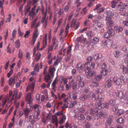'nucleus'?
Listing matches in <instances>:
<instances>
[{
	"label": "nucleus",
	"mask_w": 128,
	"mask_h": 128,
	"mask_svg": "<svg viewBox=\"0 0 128 128\" xmlns=\"http://www.w3.org/2000/svg\"><path fill=\"white\" fill-rule=\"evenodd\" d=\"M14 94L12 96V91H10L9 95L7 96L4 98H3L2 101V106H4L6 104V107H7L8 104L12 102L14 98L16 99H19L21 97L22 94L21 92H20L18 94V91L16 90H14Z\"/></svg>",
	"instance_id": "nucleus-1"
},
{
	"label": "nucleus",
	"mask_w": 128,
	"mask_h": 128,
	"mask_svg": "<svg viewBox=\"0 0 128 128\" xmlns=\"http://www.w3.org/2000/svg\"><path fill=\"white\" fill-rule=\"evenodd\" d=\"M98 102L95 104L96 108H96L95 111H94L95 112L97 113V114H96V116L100 118L102 116H104L105 114L104 113H102L101 112H100V110L99 109L100 108H103L105 107L107 109L108 107V104L107 103H101V102L103 100V98L99 97L98 99Z\"/></svg>",
	"instance_id": "nucleus-2"
},
{
	"label": "nucleus",
	"mask_w": 128,
	"mask_h": 128,
	"mask_svg": "<svg viewBox=\"0 0 128 128\" xmlns=\"http://www.w3.org/2000/svg\"><path fill=\"white\" fill-rule=\"evenodd\" d=\"M68 98H66L64 100V106H62V108H72L77 103L76 100L72 101V98H71L72 94L71 92L68 93Z\"/></svg>",
	"instance_id": "nucleus-3"
},
{
	"label": "nucleus",
	"mask_w": 128,
	"mask_h": 128,
	"mask_svg": "<svg viewBox=\"0 0 128 128\" xmlns=\"http://www.w3.org/2000/svg\"><path fill=\"white\" fill-rule=\"evenodd\" d=\"M96 62V61H94L91 64H84L82 63H79L77 65V68L78 70H82L84 67L85 68V70H88L90 69H93L95 68V66Z\"/></svg>",
	"instance_id": "nucleus-4"
},
{
	"label": "nucleus",
	"mask_w": 128,
	"mask_h": 128,
	"mask_svg": "<svg viewBox=\"0 0 128 128\" xmlns=\"http://www.w3.org/2000/svg\"><path fill=\"white\" fill-rule=\"evenodd\" d=\"M40 115L38 112H34L33 114H30L27 118L28 120V121L32 124H34L40 119Z\"/></svg>",
	"instance_id": "nucleus-5"
},
{
	"label": "nucleus",
	"mask_w": 128,
	"mask_h": 128,
	"mask_svg": "<svg viewBox=\"0 0 128 128\" xmlns=\"http://www.w3.org/2000/svg\"><path fill=\"white\" fill-rule=\"evenodd\" d=\"M62 114L63 112H59L56 113L54 115L52 116L50 118V122L52 123L55 122V124L56 128L58 127V120L56 116Z\"/></svg>",
	"instance_id": "nucleus-6"
},
{
	"label": "nucleus",
	"mask_w": 128,
	"mask_h": 128,
	"mask_svg": "<svg viewBox=\"0 0 128 128\" xmlns=\"http://www.w3.org/2000/svg\"><path fill=\"white\" fill-rule=\"evenodd\" d=\"M114 32V31L111 27H109L107 29L106 32H105L104 35V38L107 39L110 38V36Z\"/></svg>",
	"instance_id": "nucleus-7"
},
{
	"label": "nucleus",
	"mask_w": 128,
	"mask_h": 128,
	"mask_svg": "<svg viewBox=\"0 0 128 128\" xmlns=\"http://www.w3.org/2000/svg\"><path fill=\"white\" fill-rule=\"evenodd\" d=\"M102 79V76L100 75H97L95 76L94 78L92 80V85L93 86L97 87L98 86V82Z\"/></svg>",
	"instance_id": "nucleus-8"
},
{
	"label": "nucleus",
	"mask_w": 128,
	"mask_h": 128,
	"mask_svg": "<svg viewBox=\"0 0 128 128\" xmlns=\"http://www.w3.org/2000/svg\"><path fill=\"white\" fill-rule=\"evenodd\" d=\"M110 80L115 84L120 85L122 83V80L120 79V77L118 78L116 76L110 78Z\"/></svg>",
	"instance_id": "nucleus-9"
},
{
	"label": "nucleus",
	"mask_w": 128,
	"mask_h": 128,
	"mask_svg": "<svg viewBox=\"0 0 128 128\" xmlns=\"http://www.w3.org/2000/svg\"><path fill=\"white\" fill-rule=\"evenodd\" d=\"M77 81L78 82V86L79 87H83L84 86L85 83H86V80L79 76L77 77Z\"/></svg>",
	"instance_id": "nucleus-10"
},
{
	"label": "nucleus",
	"mask_w": 128,
	"mask_h": 128,
	"mask_svg": "<svg viewBox=\"0 0 128 128\" xmlns=\"http://www.w3.org/2000/svg\"><path fill=\"white\" fill-rule=\"evenodd\" d=\"M91 97H92V99L94 101L96 100V96L92 92H89L88 94L86 95H84L82 96L81 98L82 99V100H83V99L85 100L88 98Z\"/></svg>",
	"instance_id": "nucleus-11"
},
{
	"label": "nucleus",
	"mask_w": 128,
	"mask_h": 128,
	"mask_svg": "<svg viewBox=\"0 0 128 128\" xmlns=\"http://www.w3.org/2000/svg\"><path fill=\"white\" fill-rule=\"evenodd\" d=\"M91 69H90L88 70L86 69L85 70V72L88 78L96 75V72L93 70L90 71V70Z\"/></svg>",
	"instance_id": "nucleus-12"
},
{
	"label": "nucleus",
	"mask_w": 128,
	"mask_h": 128,
	"mask_svg": "<svg viewBox=\"0 0 128 128\" xmlns=\"http://www.w3.org/2000/svg\"><path fill=\"white\" fill-rule=\"evenodd\" d=\"M43 14L44 16L42 18V22L44 26L45 27L47 24L48 16H46V13H43Z\"/></svg>",
	"instance_id": "nucleus-13"
},
{
	"label": "nucleus",
	"mask_w": 128,
	"mask_h": 128,
	"mask_svg": "<svg viewBox=\"0 0 128 128\" xmlns=\"http://www.w3.org/2000/svg\"><path fill=\"white\" fill-rule=\"evenodd\" d=\"M80 26V23L77 22L76 20L73 19L72 22L71 26L72 28H74L75 30L77 29Z\"/></svg>",
	"instance_id": "nucleus-14"
},
{
	"label": "nucleus",
	"mask_w": 128,
	"mask_h": 128,
	"mask_svg": "<svg viewBox=\"0 0 128 128\" xmlns=\"http://www.w3.org/2000/svg\"><path fill=\"white\" fill-rule=\"evenodd\" d=\"M106 24L108 26H112L114 24V22L111 18L109 16H107L106 18Z\"/></svg>",
	"instance_id": "nucleus-15"
},
{
	"label": "nucleus",
	"mask_w": 128,
	"mask_h": 128,
	"mask_svg": "<svg viewBox=\"0 0 128 128\" xmlns=\"http://www.w3.org/2000/svg\"><path fill=\"white\" fill-rule=\"evenodd\" d=\"M113 96L115 97H118L119 98L121 99L123 97V94L121 92L118 91L116 92H114L113 94Z\"/></svg>",
	"instance_id": "nucleus-16"
},
{
	"label": "nucleus",
	"mask_w": 128,
	"mask_h": 128,
	"mask_svg": "<svg viewBox=\"0 0 128 128\" xmlns=\"http://www.w3.org/2000/svg\"><path fill=\"white\" fill-rule=\"evenodd\" d=\"M38 33L37 30H36L34 32L32 37V45L34 44L36 40V39L38 36Z\"/></svg>",
	"instance_id": "nucleus-17"
},
{
	"label": "nucleus",
	"mask_w": 128,
	"mask_h": 128,
	"mask_svg": "<svg viewBox=\"0 0 128 128\" xmlns=\"http://www.w3.org/2000/svg\"><path fill=\"white\" fill-rule=\"evenodd\" d=\"M34 112H38L40 115V109L41 108L40 106L36 104L34 105Z\"/></svg>",
	"instance_id": "nucleus-18"
},
{
	"label": "nucleus",
	"mask_w": 128,
	"mask_h": 128,
	"mask_svg": "<svg viewBox=\"0 0 128 128\" xmlns=\"http://www.w3.org/2000/svg\"><path fill=\"white\" fill-rule=\"evenodd\" d=\"M34 84L35 83L34 82L29 84L26 88V91L31 90L32 92V90L34 88Z\"/></svg>",
	"instance_id": "nucleus-19"
},
{
	"label": "nucleus",
	"mask_w": 128,
	"mask_h": 128,
	"mask_svg": "<svg viewBox=\"0 0 128 128\" xmlns=\"http://www.w3.org/2000/svg\"><path fill=\"white\" fill-rule=\"evenodd\" d=\"M36 6H34V7L32 8V11L30 12V18H32V19L33 18L34 16L36 14L34 12V10Z\"/></svg>",
	"instance_id": "nucleus-20"
},
{
	"label": "nucleus",
	"mask_w": 128,
	"mask_h": 128,
	"mask_svg": "<svg viewBox=\"0 0 128 128\" xmlns=\"http://www.w3.org/2000/svg\"><path fill=\"white\" fill-rule=\"evenodd\" d=\"M26 101L30 102H32V98L31 97V93H27L26 96Z\"/></svg>",
	"instance_id": "nucleus-21"
},
{
	"label": "nucleus",
	"mask_w": 128,
	"mask_h": 128,
	"mask_svg": "<svg viewBox=\"0 0 128 128\" xmlns=\"http://www.w3.org/2000/svg\"><path fill=\"white\" fill-rule=\"evenodd\" d=\"M66 119V116L64 115H62L59 118V122L60 124H62L64 122Z\"/></svg>",
	"instance_id": "nucleus-22"
},
{
	"label": "nucleus",
	"mask_w": 128,
	"mask_h": 128,
	"mask_svg": "<svg viewBox=\"0 0 128 128\" xmlns=\"http://www.w3.org/2000/svg\"><path fill=\"white\" fill-rule=\"evenodd\" d=\"M55 70L56 69L55 67L52 66H51L49 68V74L51 75L52 76H53L54 72Z\"/></svg>",
	"instance_id": "nucleus-23"
},
{
	"label": "nucleus",
	"mask_w": 128,
	"mask_h": 128,
	"mask_svg": "<svg viewBox=\"0 0 128 128\" xmlns=\"http://www.w3.org/2000/svg\"><path fill=\"white\" fill-rule=\"evenodd\" d=\"M107 44V48H109L110 47H112L113 45H114V42L112 40H108L106 41Z\"/></svg>",
	"instance_id": "nucleus-24"
},
{
	"label": "nucleus",
	"mask_w": 128,
	"mask_h": 128,
	"mask_svg": "<svg viewBox=\"0 0 128 128\" xmlns=\"http://www.w3.org/2000/svg\"><path fill=\"white\" fill-rule=\"evenodd\" d=\"M112 81H111L110 80L107 81L105 83V86L106 88H110V87L112 85Z\"/></svg>",
	"instance_id": "nucleus-25"
},
{
	"label": "nucleus",
	"mask_w": 128,
	"mask_h": 128,
	"mask_svg": "<svg viewBox=\"0 0 128 128\" xmlns=\"http://www.w3.org/2000/svg\"><path fill=\"white\" fill-rule=\"evenodd\" d=\"M121 69L122 70V71L124 74H126L128 73V68L124 66H122L120 67Z\"/></svg>",
	"instance_id": "nucleus-26"
},
{
	"label": "nucleus",
	"mask_w": 128,
	"mask_h": 128,
	"mask_svg": "<svg viewBox=\"0 0 128 128\" xmlns=\"http://www.w3.org/2000/svg\"><path fill=\"white\" fill-rule=\"evenodd\" d=\"M55 14L58 15V16H60L61 15L63 14V13L62 12V10L60 8L56 9L55 10Z\"/></svg>",
	"instance_id": "nucleus-27"
},
{
	"label": "nucleus",
	"mask_w": 128,
	"mask_h": 128,
	"mask_svg": "<svg viewBox=\"0 0 128 128\" xmlns=\"http://www.w3.org/2000/svg\"><path fill=\"white\" fill-rule=\"evenodd\" d=\"M86 40V38H84L83 35H82L80 37L78 38L77 39V41L79 42H84Z\"/></svg>",
	"instance_id": "nucleus-28"
},
{
	"label": "nucleus",
	"mask_w": 128,
	"mask_h": 128,
	"mask_svg": "<svg viewBox=\"0 0 128 128\" xmlns=\"http://www.w3.org/2000/svg\"><path fill=\"white\" fill-rule=\"evenodd\" d=\"M115 30L118 32H120L123 30V28L120 26H116L114 27Z\"/></svg>",
	"instance_id": "nucleus-29"
},
{
	"label": "nucleus",
	"mask_w": 128,
	"mask_h": 128,
	"mask_svg": "<svg viewBox=\"0 0 128 128\" xmlns=\"http://www.w3.org/2000/svg\"><path fill=\"white\" fill-rule=\"evenodd\" d=\"M23 111L24 112V115L25 116V118H26L28 117L29 113L30 112L27 108L24 109Z\"/></svg>",
	"instance_id": "nucleus-30"
},
{
	"label": "nucleus",
	"mask_w": 128,
	"mask_h": 128,
	"mask_svg": "<svg viewBox=\"0 0 128 128\" xmlns=\"http://www.w3.org/2000/svg\"><path fill=\"white\" fill-rule=\"evenodd\" d=\"M26 107V108H27L30 112L34 108V106H33L32 104H27Z\"/></svg>",
	"instance_id": "nucleus-31"
},
{
	"label": "nucleus",
	"mask_w": 128,
	"mask_h": 128,
	"mask_svg": "<svg viewBox=\"0 0 128 128\" xmlns=\"http://www.w3.org/2000/svg\"><path fill=\"white\" fill-rule=\"evenodd\" d=\"M15 46L16 48H18L20 46V43L19 40H17L15 42Z\"/></svg>",
	"instance_id": "nucleus-32"
},
{
	"label": "nucleus",
	"mask_w": 128,
	"mask_h": 128,
	"mask_svg": "<svg viewBox=\"0 0 128 128\" xmlns=\"http://www.w3.org/2000/svg\"><path fill=\"white\" fill-rule=\"evenodd\" d=\"M40 42H38V44L35 47L34 50V53H33V55L34 56L36 54V50H40V48H39V47L40 46Z\"/></svg>",
	"instance_id": "nucleus-33"
},
{
	"label": "nucleus",
	"mask_w": 128,
	"mask_h": 128,
	"mask_svg": "<svg viewBox=\"0 0 128 128\" xmlns=\"http://www.w3.org/2000/svg\"><path fill=\"white\" fill-rule=\"evenodd\" d=\"M44 79L46 82H48L51 81L50 80V77L49 75H46L44 76Z\"/></svg>",
	"instance_id": "nucleus-34"
},
{
	"label": "nucleus",
	"mask_w": 128,
	"mask_h": 128,
	"mask_svg": "<svg viewBox=\"0 0 128 128\" xmlns=\"http://www.w3.org/2000/svg\"><path fill=\"white\" fill-rule=\"evenodd\" d=\"M57 79L58 78H56L52 84V88L53 89H54L56 86V85L58 83Z\"/></svg>",
	"instance_id": "nucleus-35"
},
{
	"label": "nucleus",
	"mask_w": 128,
	"mask_h": 128,
	"mask_svg": "<svg viewBox=\"0 0 128 128\" xmlns=\"http://www.w3.org/2000/svg\"><path fill=\"white\" fill-rule=\"evenodd\" d=\"M41 56V54L40 52H38L36 54L35 60L36 61H38L40 59Z\"/></svg>",
	"instance_id": "nucleus-36"
},
{
	"label": "nucleus",
	"mask_w": 128,
	"mask_h": 128,
	"mask_svg": "<svg viewBox=\"0 0 128 128\" xmlns=\"http://www.w3.org/2000/svg\"><path fill=\"white\" fill-rule=\"evenodd\" d=\"M15 80L14 77L11 78L9 79V84L10 86H11L14 84Z\"/></svg>",
	"instance_id": "nucleus-37"
},
{
	"label": "nucleus",
	"mask_w": 128,
	"mask_h": 128,
	"mask_svg": "<svg viewBox=\"0 0 128 128\" xmlns=\"http://www.w3.org/2000/svg\"><path fill=\"white\" fill-rule=\"evenodd\" d=\"M101 73L102 76H105L108 74V71L107 69L102 70L101 72Z\"/></svg>",
	"instance_id": "nucleus-38"
},
{
	"label": "nucleus",
	"mask_w": 128,
	"mask_h": 128,
	"mask_svg": "<svg viewBox=\"0 0 128 128\" xmlns=\"http://www.w3.org/2000/svg\"><path fill=\"white\" fill-rule=\"evenodd\" d=\"M56 44H58V41L56 40V38L55 37H54L52 39V45L54 46Z\"/></svg>",
	"instance_id": "nucleus-39"
},
{
	"label": "nucleus",
	"mask_w": 128,
	"mask_h": 128,
	"mask_svg": "<svg viewBox=\"0 0 128 128\" xmlns=\"http://www.w3.org/2000/svg\"><path fill=\"white\" fill-rule=\"evenodd\" d=\"M92 58L91 56H90L88 58L86 59L87 62L86 63V64H91L90 62H92Z\"/></svg>",
	"instance_id": "nucleus-40"
},
{
	"label": "nucleus",
	"mask_w": 128,
	"mask_h": 128,
	"mask_svg": "<svg viewBox=\"0 0 128 128\" xmlns=\"http://www.w3.org/2000/svg\"><path fill=\"white\" fill-rule=\"evenodd\" d=\"M58 98L59 100H61L62 98H65L66 96V95L64 94H63L61 95L60 94H58Z\"/></svg>",
	"instance_id": "nucleus-41"
},
{
	"label": "nucleus",
	"mask_w": 128,
	"mask_h": 128,
	"mask_svg": "<svg viewBox=\"0 0 128 128\" xmlns=\"http://www.w3.org/2000/svg\"><path fill=\"white\" fill-rule=\"evenodd\" d=\"M120 79L122 80V83H124L127 80L126 77L125 76H121L120 77Z\"/></svg>",
	"instance_id": "nucleus-42"
},
{
	"label": "nucleus",
	"mask_w": 128,
	"mask_h": 128,
	"mask_svg": "<svg viewBox=\"0 0 128 128\" xmlns=\"http://www.w3.org/2000/svg\"><path fill=\"white\" fill-rule=\"evenodd\" d=\"M112 121V118L111 117H110L107 120L106 124L107 126H109L111 124Z\"/></svg>",
	"instance_id": "nucleus-43"
},
{
	"label": "nucleus",
	"mask_w": 128,
	"mask_h": 128,
	"mask_svg": "<svg viewBox=\"0 0 128 128\" xmlns=\"http://www.w3.org/2000/svg\"><path fill=\"white\" fill-rule=\"evenodd\" d=\"M124 112L123 110L121 109H118L116 113L118 116H120Z\"/></svg>",
	"instance_id": "nucleus-44"
},
{
	"label": "nucleus",
	"mask_w": 128,
	"mask_h": 128,
	"mask_svg": "<svg viewBox=\"0 0 128 128\" xmlns=\"http://www.w3.org/2000/svg\"><path fill=\"white\" fill-rule=\"evenodd\" d=\"M124 119L122 117H120L116 120L117 122L120 123H122L123 122Z\"/></svg>",
	"instance_id": "nucleus-45"
},
{
	"label": "nucleus",
	"mask_w": 128,
	"mask_h": 128,
	"mask_svg": "<svg viewBox=\"0 0 128 128\" xmlns=\"http://www.w3.org/2000/svg\"><path fill=\"white\" fill-rule=\"evenodd\" d=\"M86 34L88 36L90 37H92L93 36V34L92 32V31L87 32L86 33Z\"/></svg>",
	"instance_id": "nucleus-46"
},
{
	"label": "nucleus",
	"mask_w": 128,
	"mask_h": 128,
	"mask_svg": "<svg viewBox=\"0 0 128 128\" xmlns=\"http://www.w3.org/2000/svg\"><path fill=\"white\" fill-rule=\"evenodd\" d=\"M123 5V4L122 2H119L116 3V6L118 7V8H122Z\"/></svg>",
	"instance_id": "nucleus-47"
},
{
	"label": "nucleus",
	"mask_w": 128,
	"mask_h": 128,
	"mask_svg": "<svg viewBox=\"0 0 128 128\" xmlns=\"http://www.w3.org/2000/svg\"><path fill=\"white\" fill-rule=\"evenodd\" d=\"M72 89L74 90H76L77 89V84L76 82L73 83L72 87Z\"/></svg>",
	"instance_id": "nucleus-48"
},
{
	"label": "nucleus",
	"mask_w": 128,
	"mask_h": 128,
	"mask_svg": "<svg viewBox=\"0 0 128 128\" xmlns=\"http://www.w3.org/2000/svg\"><path fill=\"white\" fill-rule=\"evenodd\" d=\"M72 46L70 45L68 46V48L67 50V54L70 55L71 53L70 52L72 49Z\"/></svg>",
	"instance_id": "nucleus-49"
},
{
	"label": "nucleus",
	"mask_w": 128,
	"mask_h": 128,
	"mask_svg": "<svg viewBox=\"0 0 128 128\" xmlns=\"http://www.w3.org/2000/svg\"><path fill=\"white\" fill-rule=\"evenodd\" d=\"M99 41L98 38L96 37L92 39V42L95 44H96Z\"/></svg>",
	"instance_id": "nucleus-50"
},
{
	"label": "nucleus",
	"mask_w": 128,
	"mask_h": 128,
	"mask_svg": "<svg viewBox=\"0 0 128 128\" xmlns=\"http://www.w3.org/2000/svg\"><path fill=\"white\" fill-rule=\"evenodd\" d=\"M38 18H36L33 21L32 23L31 26V28H34L35 26L36 22Z\"/></svg>",
	"instance_id": "nucleus-51"
},
{
	"label": "nucleus",
	"mask_w": 128,
	"mask_h": 128,
	"mask_svg": "<svg viewBox=\"0 0 128 128\" xmlns=\"http://www.w3.org/2000/svg\"><path fill=\"white\" fill-rule=\"evenodd\" d=\"M47 34H45L44 35V39L43 42H44V45H46L47 44Z\"/></svg>",
	"instance_id": "nucleus-52"
},
{
	"label": "nucleus",
	"mask_w": 128,
	"mask_h": 128,
	"mask_svg": "<svg viewBox=\"0 0 128 128\" xmlns=\"http://www.w3.org/2000/svg\"><path fill=\"white\" fill-rule=\"evenodd\" d=\"M101 55L100 54H96L94 56V58L98 60L101 57Z\"/></svg>",
	"instance_id": "nucleus-53"
},
{
	"label": "nucleus",
	"mask_w": 128,
	"mask_h": 128,
	"mask_svg": "<svg viewBox=\"0 0 128 128\" xmlns=\"http://www.w3.org/2000/svg\"><path fill=\"white\" fill-rule=\"evenodd\" d=\"M77 98L76 93L74 92H73L72 99L74 100H76Z\"/></svg>",
	"instance_id": "nucleus-54"
},
{
	"label": "nucleus",
	"mask_w": 128,
	"mask_h": 128,
	"mask_svg": "<svg viewBox=\"0 0 128 128\" xmlns=\"http://www.w3.org/2000/svg\"><path fill=\"white\" fill-rule=\"evenodd\" d=\"M102 46L104 48H106L107 47V44L106 41L104 40L102 42Z\"/></svg>",
	"instance_id": "nucleus-55"
},
{
	"label": "nucleus",
	"mask_w": 128,
	"mask_h": 128,
	"mask_svg": "<svg viewBox=\"0 0 128 128\" xmlns=\"http://www.w3.org/2000/svg\"><path fill=\"white\" fill-rule=\"evenodd\" d=\"M26 59L28 60H30L31 57H30V54L29 52H27L26 55Z\"/></svg>",
	"instance_id": "nucleus-56"
},
{
	"label": "nucleus",
	"mask_w": 128,
	"mask_h": 128,
	"mask_svg": "<svg viewBox=\"0 0 128 128\" xmlns=\"http://www.w3.org/2000/svg\"><path fill=\"white\" fill-rule=\"evenodd\" d=\"M104 8H99L97 10V13L98 14H100L101 12H102L104 10Z\"/></svg>",
	"instance_id": "nucleus-57"
},
{
	"label": "nucleus",
	"mask_w": 128,
	"mask_h": 128,
	"mask_svg": "<svg viewBox=\"0 0 128 128\" xmlns=\"http://www.w3.org/2000/svg\"><path fill=\"white\" fill-rule=\"evenodd\" d=\"M41 97L39 94H37L36 96V99L37 102H40Z\"/></svg>",
	"instance_id": "nucleus-58"
},
{
	"label": "nucleus",
	"mask_w": 128,
	"mask_h": 128,
	"mask_svg": "<svg viewBox=\"0 0 128 128\" xmlns=\"http://www.w3.org/2000/svg\"><path fill=\"white\" fill-rule=\"evenodd\" d=\"M51 93L52 96L53 98L55 100L57 99V97L56 96V94L54 93V92L51 91Z\"/></svg>",
	"instance_id": "nucleus-59"
},
{
	"label": "nucleus",
	"mask_w": 128,
	"mask_h": 128,
	"mask_svg": "<svg viewBox=\"0 0 128 128\" xmlns=\"http://www.w3.org/2000/svg\"><path fill=\"white\" fill-rule=\"evenodd\" d=\"M68 79L69 80V83L70 84L74 82V80L72 76L68 77Z\"/></svg>",
	"instance_id": "nucleus-60"
},
{
	"label": "nucleus",
	"mask_w": 128,
	"mask_h": 128,
	"mask_svg": "<svg viewBox=\"0 0 128 128\" xmlns=\"http://www.w3.org/2000/svg\"><path fill=\"white\" fill-rule=\"evenodd\" d=\"M61 79L62 80V81H63V83L64 84H66L68 82L67 78H66L62 77Z\"/></svg>",
	"instance_id": "nucleus-61"
},
{
	"label": "nucleus",
	"mask_w": 128,
	"mask_h": 128,
	"mask_svg": "<svg viewBox=\"0 0 128 128\" xmlns=\"http://www.w3.org/2000/svg\"><path fill=\"white\" fill-rule=\"evenodd\" d=\"M16 30H15L14 29L12 33V36L14 38H15L16 36Z\"/></svg>",
	"instance_id": "nucleus-62"
},
{
	"label": "nucleus",
	"mask_w": 128,
	"mask_h": 128,
	"mask_svg": "<svg viewBox=\"0 0 128 128\" xmlns=\"http://www.w3.org/2000/svg\"><path fill=\"white\" fill-rule=\"evenodd\" d=\"M124 100L128 101V90L126 92L124 96Z\"/></svg>",
	"instance_id": "nucleus-63"
},
{
	"label": "nucleus",
	"mask_w": 128,
	"mask_h": 128,
	"mask_svg": "<svg viewBox=\"0 0 128 128\" xmlns=\"http://www.w3.org/2000/svg\"><path fill=\"white\" fill-rule=\"evenodd\" d=\"M124 62L126 63H128V53L127 54L124 56Z\"/></svg>",
	"instance_id": "nucleus-64"
}]
</instances>
